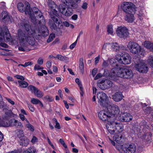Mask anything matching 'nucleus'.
I'll return each mask as SVG.
<instances>
[{
	"mask_svg": "<svg viewBox=\"0 0 153 153\" xmlns=\"http://www.w3.org/2000/svg\"><path fill=\"white\" fill-rule=\"evenodd\" d=\"M88 7V4L86 2H84L82 6V8L84 9H87Z\"/></svg>",
	"mask_w": 153,
	"mask_h": 153,
	"instance_id": "55",
	"label": "nucleus"
},
{
	"mask_svg": "<svg viewBox=\"0 0 153 153\" xmlns=\"http://www.w3.org/2000/svg\"><path fill=\"white\" fill-rule=\"evenodd\" d=\"M134 67L136 70L140 73H146L148 71V67L143 60H139L135 64Z\"/></svg>",
	"mask_w": 153,
	"mask_h": 153,
	"instance_id": "8",
	"label": "nucleus"
},
{
	"mask_svg": "<svg viewBox=\"0 0 153 153\" xmlns=\"http://www.w3.org/2000/svg\"><path fill=\"white\" fill-rule=\"evenodd\" d=\"M114 124V120H111L108 122L106 124V127L108 132L111 134H115V131Z\"/></svg>",
	"mask_w": 153,
	"mask_h": 153,
	"instance_id": "17",
	"label": "nucleus"
},
{
	"mask_svg": "<svg viewBox=\"0 0 153 153\" xmlns=\"http://www.w3.org/2000/svg\"><path fill=\"white\" fill-rule=\"evenodd\" d=\"M107 61L109 62L110 64L112 66L114 67L113 68H118V65L115 59L113 58L111 59L108 58L107 59Z\"/></svg>",
	"mask_w": 153,
	"mask_h": 153,
	"instance_id": "24",
	"label": "nucleus"
},
{
	"mask_svg": "<svg viewBox=\"0 0 153 153\" xmlns=\"http://www.w3.org/2000/svg\"><path fill=\"white\" fill-rule=\"evenodd\" d=\"M5 98L10 103V104H11L12 105H13L15 103L14 101H12L10 99L7 98V97H5Z\"/></svg>",
	"mask_w": 153,
	"mask_h": 153,
	"instance_id": "58",
	"label": "nucleus"
},
{
	"mask_svg": "<svg viewBox=\"0 0 153 153\" xmlns=\"http://www.w3.org/2000/svg\"><path fill=\"white\" fill-rule=\"evenodd\" d=\"M26 126L29 130L32 132L34 131V127L30 123L26 124Z\"/></svg>",
	"mask_w": 153,
	"mask_h": 153,
	"instance_id": "41",
	"label": "nucleus"
},
{
	"mask_svg": "<svg viewBox=\"0 0 153 153\" xmlns=\"http://www.w3.org/2000/svg\"><path fill=\"white\" fill-rule=\"evenodd\" d=\"M112 97L113 100L116 102L121 101L123 97L122 92L120 91L116 92Z\"/></svg>",
	"mask_w": 153,
	"mask_h": 153,
	"instance_id": "20",
	"label": "nucleus"
},
{
	"mask_svg": "<svg viewBox=\"0 0 153 153\" xmlns=\"http://www.w3.org/2000/svg\"><path fill=\"white\" fill-rule=\"evenodd\" d=\"M33 64V62H25L24 65L19 64L18 65V66H19L21 65L23 67H26L29 65H31Z\"/></svg>",
	"mask_w": 153,
	"mask_h": 153,
	"instance_id": "42",
	"label": "nucleus"
},
{
	"mask_svg": "<svg viewBox=\"0 0 153 153\" xmlns=\"http://www.w3.org/2000/svg\"><path fill=\"white\" fill-rule=\"evenodd\" d=\"M77 41V39L76 40V41L75 42H74V43H73L71 45H70V49H72L74 48V47L76 45V44Z\"/></svg>",
	"mask_w": 153,
	"mask_h": 153,
	"instance_id": "57",
	"label": "nucleus"
},
{
	"mask_svg": "<svg viewBox=\"0 0 153 153\" xmlns=\"http://www.w3.org/2000/svg\"><path fill=\"white\" fill-rule=\"evenodd\" d=\"M15 77L17 79H20L22 81H24L25 80V78L22 76L17 75L15 76Z\"/></svg>",
	"mask_w": 153,
	"mask_h": 153,
	"instance_id": "48",
	"label": "nucleus"
},
{
	"mask_svg": "<svg viewBox=\"0 0 153 153\" xmlns=\"http://www.w3.org/2000/svg\"><path fill=\"white\" fill-rule=\"evenodd\" d=\"M18 82L19 86L22 88H25L27 87L28 85V83L25 81L18 80Z\"/></svg>",
	"mask_w": 153,
	"mask_h": 153,
	"instance_id": "32",
	"label": "nucleus"
},
{
	"mask_svg": "<svg viewBox=\"0 0 153 153\" xmlns=\"http://www.w3.org/2000/svg\"><path fill=\"white\" fill-rule=\"evenodd\" d=\"M97 97L99 100L98 102L100 105L105 107L108 105L109 102L107 100L108 97L105 93L102 92H99L97 94Z\"/></svg>",
	"mask_w": 153,
	"mask_h": 153,
	"instance_id": "11",
	"label": "nucleus"
},
{
	"mask_svg": "<svg viewBox=\"0 0 153 153\" xmlns=\"http://www.w3.org/2000/svg\"><path fill=\"white\" fill-rule=\"evenodd\" d=\"M127 47L130 51L133 54H138L140 57L144 56V51L137 43L133 42H129Z\"/></svg>",
	"mask_w": 153,
	"mask_h": 153,
	"instance_id": "4",
	"label": "nucleus"
},
{
	"mask_svg": "<svg viewBox=\"0 0 153 153\" xmlns=\"http://www.w3.org/2000/svg\"><path fill=\"white\" fill-rule=\"evenodd\" d=\"M29 153H36L37 151L36 149L33 147H30L29 148L27 151Z\"/></svg>",
	"mask_w": 153,
	"mask_h": 153,
	"instance_id": "38",
	"label": "nucleus"
},
{
	"mask_svg": "<svg viewBox=\"0 0 153 153\" xmlns=\"http://www.w3.org/2000/svg\"><path fill=\"white\" fill-rule=\"evenodd\" d=\"M51 62L48 61L46 63V66L48 68L50 69L51 66Z\"/></svg>",
	"mask_w": 153,
	"mask_h": 153,
	"instance_id": "60",
	"label": "nucleus"
},
{
	"mask_svg": "<svg viewBox=\"0 0 153 153\" xmlns=\"http://www.w3.org/2000/svg\"><path fill=\"white\" fill-rule=\"evenodd\" d=\"M152 134L150 133H147L142 136V139L146 142H148L152 138Z\"/></svg>",
	"mask_w": 153,
	"mask_h": 153,
	"instance_id": "26",
	"label": "nucleus"
},
{
	"mask_svg": "<svg viewBox=\"0 0 153 153\" xmlns=\"http://www.w3.org/2000/svg\"><path fill=\"white\" fill-rule=\"evenodd\" d=\"M122 149L124 153H134L136 150V146L134 144H124L122 146Z\"/></svg>",
	"mask_w": 153,
	"mask_h": 153,
	"instance_id": "13",
	"label": "nucleus"
},
{
	"mask_svg": "<svg viewBox=\"0 0 153 153\" xmlns=\"http://www.w3.org/2000/svg\"><path fill=\"white\" fill-rule=\"evenodd\" d=\"M2 16H4L2 19V21L5 23H10L13 21V19L12 16L8 15L7 13L4 11L2 13Z\"/></svg>",
	"mask_w": 153,
	"mask_h": 153,
	"instance_id": "18",
	"label": "nucleus"
},
{
	"mask_svg": "<svg viewBox=\"0 0 153 153\" xmlns=\"http://www.w3.org/2000/svg\"><path fill=\"white\" fill-rule=\"evenodd\" d=\"M135 5L132 3L124 2L121 5L123 10L126 13L125 19L129 23H132L134 20L133 14L135 13Z\"/></svg>",
	"mask_w": 153,
	"mask_h": 153,
	"instance_id": "3",
	"label": "nucleus"
},
{
	"mask_svg": "<svg viewBox=\"0 0 153 153\" xmlns=\"http://www.w3.org/2000/svg\"><path fill=\"white\" fill-rule=\"evenodd\" d=\"M144 45L145 47L150 49L153 52V43H151L149 41H146L144 42Z\"/></svg>",
	"mask_w": 153,
	"mask_h": 153,
	"instance_id": "29",
	"label": "nucleus"
},
{
	"mask_svg": "<svg viewBox=\"0 0 153 153\" xmlns=\"http://www.w3.org/2000/svg\"><path fill=\"white\" fill-rule=\"evenodd\" d=\"M112 82L110 80H105L103 79L99 80L97 82V85L102 90L108 89L112 86Z\"/></svg>",
	"mask_w": 153,
	"mask_h": 153,
	"instance_id": "10",
	"label": "nucleus"
},
{
	"mask_svg": "<svg viewBox=\"0 0 153 153\" xmlns=\"http://www.w3.org/2000/svg\"><path fill=\"white\" fill-rule=\"evenodd\" d=\"M78 18V16L76 14L73 15L71 17L72 19L74 20H76Z\"/></svg>",
	"mask_w": 153,
	"mask_h": 153,
	"instance_id": "61",
	"label": "nucleus"
},
{
	"mask_svg": "<svg viewBox=\"0 0 153 153\" xmlns=\"http://www.w3.org/2000/svg\"><path fill=\"white\" fill-rule=\"evenodd\" d=\"M55 126V127L58 129H60L61 127L59 123L58 122H57Z\"/></svg>",
	"mask_w": 153,
	"mask_h": 153,
	"instance_id": "64",
	"label": "nucleus"
},
{
	"mask_svg": "<svg viewBox=\"0 0 153 153\" xmlns=\"http://www.w3.org/2000/svg\"><path fill=\"white\" fill-rule=\"evenodd\" d=\"M27 88L29 91H31L32 93H33L34 94L35 93L37 89L36 87L32 85L29 86L27 87Z\"/></svg>",
	"mask_w": 153,
	"mask_h": 153,
	"instance_id": "36",
	"label": "nucleus"
},
{
	"mask_svg": "<svg viewBox=\"0 0 153 153\" xmlns=\"http://www.w3.org/2000/svg\"><path fill=\"white\" fill-rule=\"evenodd\" d=\"M123 136L120 133L115 134L113 136V139L118 143H120L122 142Z\"/></svg>",
	"mask_w": 153,
	"mask_h": 153,
	"instance_id": "23",
	"label": "nucleus"
},
{
	"mask_svg": "<svg viewBox=\"0 0 153 153\" xmlns=\"http://www.w3.org/2000/svg\"><path fill=\"white\" fill-rule=\"evenodd\" d=\"M40 65L38 64L36 65L34 67V69L35 70H39L40 69H42L43 68L40 66Z\"/></svg>",
	"mask_w": 153,
	"mask_h": 153,
	"instance_id": "44",
	"label": "nucleus"
},
{
	"mask_svg": "<svg viewBox=\"0 0 153 153\" xmlns=\"http://www.w3.org/2000/svg\"><path fill=\"white\" fill-rule=\"evenodd\" d=\"M55 35L54 33H52L50 35L48 39L47 40V42L48 43H49L51 42L53 40L54 38H55Z\"/></svg>",
	"mask_w": 153,
	"mask_h": 153,
	"instance_id": "39",
	"label": "nucleus"
},
{
	"mask_svg": "<svg viewBox=\"0 0 153 153\" xmlns=\"http://www.w3.org/2000/svg\"><path fill=\"white\" fill-rule=\"evenodd\" d=\"M11 36L8 32L7 29H5L4 31H0V41H5L7 42L10 41V40Z\"/></svg>",
	"mask_w": 153,
	"mask_h": 153,
	"instance_id": "15",
	"label": "nucleus"
},
{
	"mask_svg": "<svg viewBox=\"0 0 153 153\" xmlns=\"http://www.w3.org/2000/svg\"><path fill=\"white\" fill-rule=\"evenodd\" d=\"M111 47L112 49L115 51H117L122 48V47H120L118 43L116 42L112 43L111 44Z\"/></svg>",
	"mask_w": 153,
	"mask_h": 153,
	"instance_id": "25",
	"label": "nucleus"
},
{
	"mask_svg": "<svg viewBox=\"0 0 153 153\" xmlns=\"http://www.w3.org/2000/svg\"><path fill=\"white\" fill-rule=\"evenodd\" d=\"M106 108L104 111H100L98 113L100 118L103 121H107L108 122L112 120Z\"/></svg>",
	"mask_w": 153,
	"mask_h": 153,
	"instance_id": "14",
	"label": "nucleus"
},
{
	"mask_svg": "<svg viewBox=\"0 0 153 153\" xmlns=\"http://www.w3.org/2000/svg\"><path fill=\"white\" fill-rule=\"evenodd\" d=\"M132 119V116L128 113H121L118 117V120L120 121L129 122Z\"/></svg>",
	"mask_w": 153,
	"mask_h": 153,
	"instance_id": "16",
	"label": "nucleus"
},
{
	"mask_svg": "<svg viewBox=\"0 0 153 153\" xmlns=\"http://www.w3.org/2000/svg\"><path fill=\"white\" fill-rule=\"evenodd\" d=\"M102 74L100 73H98L97 74L96 76L94 78V79L97 80L100 78L102 76Z\"/></svg>",
	"mask_w": 153,
	"mask_h": 153,
	"instance_id": "52",
	"label": "nucleus"
},
{
	"mask_svg": "<svg viewBox=\"0 0 153 153\" xmlns=\"http://www.w3.org/2000/svg\"><path fill=\"white\" fill-rule=\"evenodd\" d=\"M83 59L82 58L80 59L79 60V68L82 71L83 70L84 65L83 62Z\"/></svg>",
	"mask_w": 153,
	"mask_h": 153,
	"instance_id": "37",
	"label": "nucleus"
},
{
	"mask_svg": "<svg viewBox=\"0 0 153 153\" xmlns=\"http://www.w3.org/2000/svg\"><path fill=\"white\" fill-rule=\"evenodd\" d=\"M45 98L50 102H52L53 100V99L52 97L48 95L45 96Z\"/></svg>",
	"mask_w": 153,
	"mask_h": 153,
	"instance_id": "45",
	"label": "nucleus"
},
{
	"mask_svg": "<svg viewBox=\"0 0 153 153\" xmlns=\"http://www.w3.org/2000/svg\"><path fill=\"white\" fill-rule=\"evenodd\" d=\"M63 24L64 26L66 27H68L70 26V24L69 23L66 21L63 22Z\"/></svg>",
	"mask_w": 153,
	"mask_h": 153,
	"instance_id": "62",
	"label": "nucleus"
},
{
	"mask_svg": "<svg viewBox=\"0 0 153 153\" xmlns=\"http://www.w3.org/2000/svg\"><path fill=\"white\" fill-rule=\"evenodd\" d=\"M38 141V138L35 136H33L32 139L31 140V142L33 144H35L37 143Z\"/></svg>",
	"mask_w": 153,
	"mask_h": 153,
	"instance_id": "43",
	"label": "nucleus"
},
{
	"mask_svg": "<svg viewBox=\"0 0 153 153\" xmlns=\"http://www.w3.org/2000/svg\"><path fill=\"white\" fill-rule=\"evenodd\" d=\"M56 58L60 61H65L66 62H68L69 58L65 56H62L61 55L58 54L56 56Z\"/></svg>",
	"mask_w": 153,
	"mask_h": 153,
	"instance_id": "28",
	"label": "nucleus"
},
{
	"mask_svg": "<svg viewBox=\"0 0 153 153\" xmlns=\"http://www.w3.org/2000/svg\"><path fill=\"white\" fill-rule=\"evenodd\" d=\"M28 107L30 110L32 112H33L34 111V109L33 106L30 104H28Z\"/></svg>",
	"mask_w": 153,
	"mask_h": 153,
	"instance_id": "56",
	"label": "nucleus"
},
{
	"mask_svg": "<svg viewBox=\"0 0 153 153\" xmlns=\"http://www.w3.org/2000/svg\"><path fill=\"white\" fill-rule=\"evenodd\" d=\"M66 7L65 5L63 4H60L59 7V10L63 15L66 16H70L73 13V11L72 8L73 7Z\"/></svg>",
	"mask_w": 153,
	"mask_h": 153,
	"instance_id": "12",
	"label": "nucleus"
},
{
	"mask_svg": "<svg viewBox=\"0 0 153 153\" xmlns=\"http://www.w3.org/2000/svg\"><path fill=\"white\" fill-rule=\"evenodd\" d=\"M75 82H76V83L78 84L79 88H80V87H82V85L81 83V82L80 81L79 79H78V78L76 79L75 80Z\"/></svg>",
	"mask_w": 153,
	"mask_h": 153,
	"instance_id": "50",
	"label": "nucleus"
},
{
	"mask_svg": "<svg viewBox=\"0 0 153 153\" xmlns=\"http://www.w3.org/2000/svg\"><path fill=\"white\" fill-rule=\"evenodd\" d=\"M97 71V68L94 69L92 71V74L93 76H94Z\"/></svg>",
	"mask_w": 153,
	"mask_h": 153,
	"instance_id": "53",
	"label": "nucleus"
},
{
	"mask_svg": "<svg viewBox=\"0 0 153 153\" xmlns=\"http://www.w3.org/2000/svg\"><path fill=\"white\" fill-rule=\"evenodd\" d=\"M109 75L113 79H115L117 76L126 79L130 78L133 76V73L131 69L123 68H112Z\"/></svg>",
	"mask_w": 153,
	"mask_h": 153,
	"instance_id": "2",
	"label": "nucleus"
},
{
	"mask_svg": "<svg viewBox=\"0 0 153 153\" xmlns=\"http://www.w3.org/2000/svg\"><path fill=\"white\" fill-rule=\"evenodd\" d=\"M114 124L115 131V134L120 133L123 130V125L120 123H118L115 121L114 120Z\"/></svg>",
	"mask_w": 153,
	"mask_h": 153,
	"instance_id": "19",
	"label": "nucleus"
},
{
	"mask_svg": "<svg viewBox=\"0 0 153 153\" xmlns=\"http://www.w3.org/2000/svg\"><path fill=\"white\" fill-rule=\"evenodd\" d=\"M107 31L108 34L113 36L114 35L113 25H108L107 27Z\"/></svg>",
	"mask_w": 153,
	"mask_h": 153,
	"instance_id": "30",
	"label": "nucleus"
},
{
	"mask_svg": "<svg viewBox=\"0 0 153 153\" xmlns=\"http://www.w3.org/2000/svg\"><path fill=\"white\" fill-rule=\"evenodd\" d=\"M48 6L50 10L49 13L50 16L53 21L56 23L59 24L58 17L57 16V11L55 10L57 6L55 3L51 0H49L48 2Z\"/></svg>",
	"mask_w": 153,
	"mask_h": 153,
	"instance_id": "6",
	"label": "nucleus"
},
{
	"mask_svg": "<svg viewBox=\"0 0 153 153\" xmlns=\"http://www.w3.org/2000/svg\"><path fill=\"white\" fill-rule=\"evenodd\" d=\"M138 17L140 20H142L143 19V18L144 17V15L143 13L141 12V13H140L139 14H138Z\"/></svg>",
	"mask_w": 153,
	"mask_h": 153,
	"instance_id": "47",
	"label": "nucleus"
},
{
	"mask_svg": "<svg viewBox=\"0 0 153 153\" xmlns=\"http://www.w3.org/2000/svg\"><path fill=\"white\" fill-rule=\"evenodd\" d=\"M30 102L34 104H40L42 106H43V104L42 102L38 99L35 98H32L31 99Z\"/></svg>",
	"mask_w": 153,
	"mask_h": 153,
	"instance_id": "31",
	"label": "nucleus"
},
{
	"mask_svg": "<svg viewBox=\"0 0 153 153\" xmlns=\"http://www.w3.org/2000/svg\"><path fill=\"white\" fill-rule=\"evenodd\" d=\"M29 140L28 138L24 136L20 138L19 143L20 145L26 146L29 144Z\"/></svg>",
	"mask_w": 153,
	"mask_h": 153,
	"instance_id": "22",
	"label": "nucleus"
},
{
	"mask_svg": "<svg viewBox=\"0 0 153 153\" xmlns=\"http://www.w3.org/2000/svg\"><path fill=\"white\" fill-rule=\"evenodd\" d=\"M95 63L96 64L98 63L100 61V58L99 56L96 57L95 59Z\"/></svg>",
	"mask_w": 153,
	"mask_h": 153,
	"instance_id": "59",
	"label": "nucleus"
},
{
	"mask_svg": "<svg viewBox=\"0 0 153 153\" xmlns=\"http://www.w3.org/2000/svg\"><path fill=\"white\" fill-rule=\"evenodd\" d=\"M151 108L150 107H146V108H144V111L146 113H149L150 112Z\"/></svg>",
	"mask_w": 153,
	"mask_h": 153,
	"instance_id": "54",
	"label": "nucleus"
},
{
	"mask_svg": "<svg viewBox=\"0 0 153 153\" xmlns=\"http://www.w3.org/2000/svg\"><path fill=\"white\" fill-rule=\"evenodd\" d=\"M0 45L1 47L5 48L7 47L8 46V45L6 44L3 42L0 43Z\"/></svg>",
	"mask_w": 153,
	"mask_h": 153,
	"instance_id": "63",
	"label": "nucleus"
},
{
	"mask_svg": "<svg viewBox=\"0 0 153 153\" xmlns=\"http://www.w3.org/2000/svg\"><path fill=\"white\" fill-rule=\"evenodd\" d=\"M115 59L120 63L128 64L131 62V58L128 54L125 53L122 56L121 55L119 56V54L117 55Z\"/></svg>",
	"mask_w": 153,
	"mask_h": 153,
	"instance_id": "7",
	"label": "nucleus"
},
{
	"mask_svg": "<svg viewBox=\"0 0 153 153\" xmlns=\"http://www.w3.org/2000/svg\"><path fill=\"white\" fill-rule=\"evenodd\" d=\"M43 62V59L41 57L39 58L37 61V63L39 65H42Z\"/></svg>",
	"mask_w": 153,
	"mask_h": 153,
	"instance_id": "46",
	"label": "nucleus"
},
{
	"mask_svg": "<svg viewBox=\"0 0 153 153\" xmlns=\"http://www.w3.org/2000/svg\"><path fill=\"white\" fill-rule=\"evenodd\" d=\"M112 120L117 118L120 112L119 107L117 105L109 102L108 105L106 107Z\"/></svg>",
	"mask_w": 153,
	"mask_h": 153,
	"instance_id": "5",
	"label": "nucleus"
},
{
	"mask_svg": "<svg viewBox=\"0 0 153 153\" xmlns=\"http://www.w3.org/2000/svg\"><path fill=\"white\" fill-rule=\"evenodd\" d=\"M116 33L117 36L120 38L124 39L127 38L129 34L126 27L122 26L117 28L116 30Z\"/></svg>",
	"mask_w": 153,
	"mask_h": 153,
	"instance_id": "9",
	"label": "nucleus"
},
{
	"mask_svg": "<svg viewBox=\"0 0 153 153\" xmlns=\"http://www.w3.org/2000/svg\"><path fill=\"white\" fill-rule=\"evenodd\" d=\"M11 120L8 119H3L2 120L0 119V126L8 127L11 125Z\"/></svg>",
	"mask_w": 153,
	"mask_h": 153,
	"instance_id": "21",
	"label": "nucleus"
},
{
	"mask_svg": "<svg viewBox=\"0 0 153 153\" xmlns=\"http://www.w3.org/2000/svg\"><path fill=\"white\" fill-rule=\"evenodd\" d=\"M148 62L150 66L153 68V56H150L148 60Z\"/></svg>",
	"mask_w": 153,
	"mask_h": 153,
	"instance_id": "40",
	"label": "nucleus"
},
{
	"mask_svg": "<svg viewBox=\"0 0 153 153\" xmlns=\"http://www.w3.org/2000/svg\"><path fill=\"white\" fill-rule=\"evenodd\" d=\"M108 62L107 60V61L106 60H104L103 62V64H102V66L104 68H105L107 67H108V65L109 64L108 63Z\"/></svg>",
	"mask_w": 153,
	"mask_h": 153,
	"instance_id": "49",
	"label": "nucleus"
},
{
	"mask_svg": "<svg viewBox=\"0 0 153 153\" xmlns=\"http://www.w3.org/2000/svg\"><path fill=\"white\" fill-rule=\"evenodd\" d=\"M59 142L65 148H67V146L65 143L64 141L62 139H60L59 140Z\"/></svg>",
	"mask_w": 153,
	"mask_h": 153,
	"instance_id": "51",
	"label": "nucleus"
},
{
	"mask_svg": "<svg viewBox=\"0 0 153 153\" xmlns=\"http://www.w3.org/2000/svg\"><path fill=\"white\" fill-rule=\"evenodd\" d=\"M25 9L23 4L21 2L19 3L17 5L18 10L21 12L25 11L26 14H28L32 22L37 23L38 22L42 25L40 29L36 31L33 30L31 26L27 24L21 25V27L25 28V32L21 30H19L18 32V38L20 41V46L19 50L21 51H25L28 50L27 44L33 45L35 44L34 36L35 34L38 33L39 36H46L48 34V29L44 25L45 20L42 13L37 8H33V10L30 8L29 4L28 2L25 3Z\"/></svg>",
	"mask_w": 153,
	"mask_h": 153,
	"instance_id": "1",
	"label": "nucleus"
},
{
	"mask_svg": "<svg viewBox=\"0 0 153 153\" xmlns=\"http://www.w3.org/2000/svg\"><path fill=\"white\" fill-rule=\"evenodd\" d=\"M34 94L37 97H42L44 95L43 93L39 90L38 88Z\"/></svg>",
	"mask_w": 153,
	"mask_h": 153,
	"instance_id": "33",
	"label": "nucleus"
},
{
	"mask_svg": "<svg viewBox=\"0 0 153 153\" xmlns=\"http://www.w3.org/2000/svg\"><path fill=\"white\" fill-rule=\"evenodd\" d=\"M111 47V44L110 43H105L103 45L102 49V52H103V50H105L107 49H109Z\"/></svg>",
	"mask_w": 153,
	"mask_h": 153,
	"instance_id": "34",
	"label": "nucleus"
},
{
	"mask_svg": "<svg viewBox=\"0 0 153 153\" xmlns=\"http://www.w3.org/2000/svg\"><path fill=\"white\" fill-rule=\"evenodd\" d=\"M11 125H13L18 128H20L22 126L21 123L17 120L13 119L11 120Z\"/></svg>",
	"mask_w": 153,
	"mask_h": 153,
	"instance_id": "27",
	"label": "nucleus"
},
{
	"mask_svg": "<svg viewBox=\"0 0 153 153\" xmlns=\"http://www.w3.org/2000/svg\"><path fill=\"white\" fill-rule=\"evenodd\" d=\"M16 132L17 137L19 138L24 137V132L22 130L20 129L17 130L16 131Z\"/></svg>",
	"mask_w": 153,
	"mask_h": 153,
	"instance_id": "35",
	"label": "nucleus"
}]
</instances>
